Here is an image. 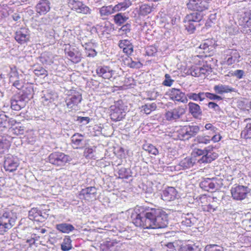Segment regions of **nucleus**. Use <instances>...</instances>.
Here are the masks:
<instances>
[{"label":"nucleus","mask_w":251,"mask_h":251,"mask_svg":"<svg viewBox=\"0 0 251 251\" xmlns=\"http://www.w3.org/2000/svg\"><path fill=\"white\" fill-rule=\"evenodd\" d=\"M35 9L39 15H45L50 10V2L49 0H40Z\"/></svg>","instance_id":"obj_19"},{"label":"nucleus","mask_w":251,"mask_h":251,"mask_svg":"<svg viewBox=\"0 0 251 251\" xmlns=\"http://www.w3.org/2000/svg\"><path fill=\"white\" fill-rule=\"evenodd\" d=\"M131 5V2L130 0H126L123 2H119L115 5V8L116 12L124 11Z\"/></svg>","instance_id":"obj_39"},{"label":"nucleus","mask_w":251,"mask_h":251,"mask_svg":"<svg viewBox=\"0 0 251 251\" xmlns=\"http://www.w3.org/2000/svg\"><path fill=\"white\" fill-rule=\"evenodd\" d=\"M118 177L121 179H127L131 176L132 173L130 169L122 167L118 171Z\"/></svg>","instance_id":"obj_35"},{"label":"nucleus","mask_w":251,"mask_h":251,"mask_svg":"<svg viewBox=\"0 0 251 251\" xmlns=\"http://www.w3.org/2000/svg\"><path fill=\"white\" fill-rule=\"evenodd\" d=\"M120 243L115 239H109L101 245V248L103 251H116L120 247Z\"/></svg>","instance_id":"obj_22"},{"label":"nucleus","mask_w":251,"mask_h":251,"mask_svg":"<svg viewBox=\"0 0 251 251\" xmlns=\"http://www.w3.org/2000/svg\"><path fill=\"white\" fill-rule=\"evenodd\" d=\"M56 229L64 233H69L75 229V227L71 224L63 223L56 225Z\"/></svg>","instance_id":"obj_29"},{"label":"nucleus","mask_w":251,"mask_h":251,"mask_svg":"<svg viewBox=\"0 0 251 251\" xmlns=\"http://www.w3.org/2000/svg\"><path fill=\"white\" fill-rule=\"evenodd\" d=\"M215 41L212 39H208L202 43L199 48L197 49L196 51L199 54L196 56H200V57H206L210 56V52L214 48H215Z\"/></svg>","instance_id":"obj_8"},{"label":"nucleus","mask_w":251,"mask_h":251,"mask_svg":"<svg viewBox=\"0 0 251 251\" xmlns=\"http://www.w3.org/2000/svg\"><path fill=\"white\" fill-rule=\"evenodd\" d=\"M39 237L36 236L35 234L33 235L30 238L26 240V243H28L30 246L34 244L36 241H37Z\"/></svg>","instance_id":"obj_60"},{"label":"nucleus","mask_w":251,"mask_h":251,"mask_svg":"<svg viewBox=\"0 0 251 251\" xmlns=\"http://www.w3.org/2000/svg\"><path fill=\"white\" fill-rule=\"evenodd\" d=\"M206 151V148L204 150H201L199 149H195L193 151V153L195 154H196L198 156H202L204 155V152Z\"/></svg>","instance_id":"obj_61"},{"label":"nucleus","mask_w":251,"mask_h":251,"mask_svg":"<svg viewBox=\"0 0 251 251\" xmlns=\"http://www.w3.org/2000/svg\"><path fill=\"white\" fill-rule=\"evenodd\" d=\"M130 29V25L128 24H126L123 25L120 28V30L123 32H125V33L129 32Z\"/></svg>","instance_id":"obj_62"},{"label":"nucleus","mask_w":251,"mask_h":251,"mask_svg":"<svg viewBox=\"0 0 251 251\" xmlns=\"http://www.w3.org/2000/svg\"><path fill=\"white\" fill-rule=\"evenodd\" d=\"M72 241L69 236H66L64 239L61 245V249L63 251H68L70 250L72 248L71 245Z\"/></svg>","instance_id":"obj_43"},{"label":"nucleus","mask_w":251,"mask_h":251,"mask_svg":"<svg viewBox=\"0 0 251 251\" xmlns=\"http://www.w3.org/2000/svg\"><path fill=\"white\" fill-rule=\"evenodd\" d=\"M33 89L31 87H26L23 91L22 96L24 98L29 99L32 97Z\"/></svg>","instance_id":"obj_51"},{"label":"nucleus","mask_w":251,"mask_h":251,"mask_svg":"<svg viewBox=\"0 0 251 251\" xmlns=\"http://www.w3.org/2000/svg\"><path fill=\"white\" fill-rule=\"evenodd\" d=\"M12 85L19 90H20L23 86L22 82L20 80H15L13 83Z\"/></svg>","instance_id":"obj_64"},{"label":"nucleus","mask_w":251,"mask_h":251,"mask_svg":"<svg viewBox=\"0 0 251 251\" xmlns=\"http://www.w3.org/2000/svg\"><path fill=\"white\" fill-rule=\"evenodd\" d=\"M200 186L204 191H212L218 188L219 184L215 178H205L200 182Z\"/></svg>","instance_id":"obj_17"},{"label":"nucleus","mask_w":251,"mask_h":251,"mask_svg":"<svg viewBox=\"0 0 251 251\" xmlns=\"http://www.w3.org/2000/svg\"><path fill=\"white\" fill-rule=\"evenodd\" d=\"M15 39L17 42L23 44L29 40V33L28 28L22 27L18 30L15 35Z\"/></svg>","instance_id":"obj_18"},{"label":"nucleus","mask_w":251,"mask_h":251,"mask_svg":"<svg viewBox=\"0 0 251 251\" xmlns=\"http://www.w3.org/2000/svg\"><path fill=\"white\" fill-rule=\"evenodd\" d=\"M143 149L149 153L153 155H156L158 153V150L151 144L144 145Z\"/></svg>","instance_id":"obj_47"},{"label":"nucleus","mask_w":251,"mask_h":251,"mask_svg":"<svg viewBox=\"0 0 251 251\" xmlns=\"http://www.w3.org/2000/svg\"><path fill=\"white\" fill-rule=\"evenodd\" d=\"M97 75L105 79L113 81L118 76L116 71L113 70L110 66L102 65L98 66L96 70Z\"/></svg>","instance_id":"obj_6"},{"label":"nucleus","mask_w":251,"mask_h":251,"mask_svg":"<svg viewBox=\"0 0 251 251\" xmlns=\"http://www.w3.org/2000/svg\"><path fill=\"white\" fill-rule=\"evenodd\" d=\"M67 5L72 11L78 14L88 15L91 13L90 7L79 0H68Z\"/></svg>","instance_id":"obj_5"},{"label":"nucleus","mask_w":251,"mask_h":251,"mask_svg":"<svg viewBox=\"0 0 251 251\" xmlns=\"http://www.w3.org/2000/svg\"><path fill=\"white\" fill-rule=\"evenodd\" d=\"M212 68L207 62L200 56H195L192 65L187 70L186 73L195 77H201L209 74Z\"/></svg>","instance_id":"obj_2"},{"label":"nucleus","mask_w":251,"mask_h":251,"mask_svg":"<svg viewBox=\"0 0 251 251\" xmlns=\"http://www.w3.org/2000/svg\"><path fill=\"white\" fill-rule=\"evenodd\" d=\"M195 163V160L190 157H187L182 159L177 165L176 166L177 170H186L190 169L193 166Z\"/></svg>","instance_id":"obj_26"},{"label":"nucleus","mask_w":251,"mask_h":251,"mask_svg":"<svg viewBox=\"0 0 251 251\" xmlns=\"http://www.w3.org/2000/svg\"><path fill=\"white\" fill-rule=\"evenodd\" d=\"M177 196V192L173 187H169L165 189L161 195L162 200L170 201L175 200Z\"/></svg>","instance_id":"obj_23"},{"label":"nucleus","mask_w":251,"mask_h":251,"mask_svg":"<svg viewBox=\"0 0 251 251\" xmlns=\"http://www.w3.org/2000/svg\"><path fill=\"white\" fill-rule=\"evenodd\" d=\"M97 194V189L95 187H88L84 189H82L79 192V197H81L86 200L89 201L92 199H95Z\"/></svg>","instance_id":"obj_24"},{"label":"nucleus","mask_w":251,"mask_h":251,"mask_svg":"<svg viewBox=\"0 0 251 251\" xmlns=\"http://www.w3.org/2000/svg\"><path fill=\"white\" fill-rule=\"evenodd\" d=\"M205 128L206 130H210L212 133H216L218 130V128L210 123L206 124L205 125Z\"/></svg>","instance_id":"obj_59"},{"label":"nucleus","mask_w":251,"mask_h":251,"mask_svg":"<svg viewBox=\"0 0 251 251\" xmlns=\"http://www.w3.org/2000/svg\"><path fill=\"white\" fill-rule=\"evenodd\" d=\"M213 149V148L211 146H208L206 148V151L204 152V155L199 160V162L200 163H210L217 158L218 154L212 151Z\"/></svg>","instance_id":"obj_20"},{"label":"nucleus","mask_w":251,"mask_h":251,"mask_svg":"<svg viewBox=\"0 0 251 251\" xmlns=\"http://www.w3.org/2000/svg\"><path fill=\"white\" fill-rule=\"evenodd\" d=\"M167 95L174 100L183 101L184 98V94L180 89L176 88L170 89L167 92Z\"/></svg>","instance_id":"obj_27"},{"label":"nucleus","mask_w":251,"mask_h":251,"mask_svg":"<svg viewBox=\"0 0 251 251\" xmlns=\"http://www.w3.org/2000/svg\"><path fill=\"white\" fill-rule=\"evenodd\" d=\"M34 73L37 76L47 75V71L43 67H39L35 69Z\"/></svg>","instance_id":"obj_55"},{"label":"nucleus","mask_w":251,"mask_h":251,"mask_svg":"<svg viewBox=\"0 0 251 251\" xmlns=\"http://www.w3.org/2000/svg\"><path fill=\"white\" fill-rule=\"evenodd\" d=\"M50 163L58 166H64L71 160V158L62 152H56L51 153L49 156Z\"/></svg>","instance_id":"obj_9"},{"label":"nucleus","mask_w":251,"mask_h":251,"mask_svg":"<svg viewBox=\"0 0 251 251\" xmlns=\"http://www.w3.org/2000/svg\"><path fill=\"white\" fill-rule=\"evenodd\" d=\"M64 52L69 60L73 63L76 64L80 62L83 58L81 50L78 48L73 47L70 45L68 48L64 49Z\"/></svg>","instance_id":"obj_12"},{"label":"nucleus","mask_w":251,"mask_h":251,"mask_svg":"<svg viewBox=\"0 0 251 251\" xmlns=\"http://www.w3.org/2000/svg\"><path fill=\"white\" fill-rule=\"evenodd\" d=\"M242 137L245 139H251V123L247 124L241 133Z\"/></svg>","instance_id":"obj_46"},{"label":"nucleus","mask_w":251,"mask_h":251,"mask_svg":"<svg viewBox=\"0 0 251 251\" xmlns=\"http://www.w3.org/2000/svg\"><path fill=\"white\" fill-rule=\"evenodd\" d=\"M197 222V219L191 213L183 214L181 216V225L187 227H190Z\"/></svg>","instance_id":"obj_28"},{"label":"nucleus","mask_w":251,"mask_h":251,"mask_svg":"<svg viewBox=\"0 0 251 251\" xmlns=\"http://www.w3.org/2000/svg\"><path fill=\"white\" fill-rule=\"evenodd\" d=\"M66 99V103L68 108H75L82 100L81 94L75 90H71L69 92Z\"/></svg>","instance_id":"obj_11"},{"label":"nucleus","mask_w":251,"mask_h":251,"mask_svg":"<svg viewBox=\"0 0 251 251\" xmlns=\"http://www.w3.org/2000/svg\"><path fill=\"white\" fill-rule=\"evenodd\" d=\"M125 62V64L130 68L139 69L143 66V64L140 61H134L131 58H126Z\"/></svg>","instance_id":"obj_40"},{"label":"nucleus","mask_w":251,"mask_h":251,"mask_svg":"<svg viewBox=\"0 0 251 251\" xmlns=\"http://www.w3.org/2000/svg\"><path fill=\"white\" fill-rule=\"evenodd\" d=\"M131 217L136 226L145 229L163 228L168 224L167 214L158 208L137 206Z\"/></svg>","instance_id":"obj_1"},{"label":"nucleus","mask_w":251,"mask_h":251,"mask_svg":"<svg viewBox=\"0 0 251 251\" xmlns=\"http://www.w3.org/2000/svg\"><path fill=\"white\" fill-rule=\"evenodd\" d=\"M212 0H188L186 7L188 10L201 13L209 9Z\"/></svg>","instance_id":"obj_4"},{"label":"nucleus","mask_w":251,"mask_h":251,"mask_svg":"<svg viewBox=\"0 0 251 251\" xmlns=\"http://www.w3.org/2000/svg\"><path fill=\"white\" fill-rule=\"evenodd\" d=\"M153 6L148 4H143L140 6L138 14L140 16H145L151 12Z\"/></svg>","instance_id":"obj_32"},{"label":"nucleus","mask_w":251,"mask_h":251,"mask_svg":"<svg viewBox=\"0 0 251 251\" xmlns=\"http://www.w3.org/2000/svg\"><path fill=\"white\" fill-rule=\"evenodd\" d=\"M25 127L18 124L13 126L9 128V131L15 135H23L25 133Z\"/></svg>","instance_id":"obj_37"},{"label":"nucleus","mask_w":251,"mask_h":251,"mask_svg":"<svg viewBox=\"0 0 251 251\" xmlns=\"http://www.w3.org/2000/svg\"><path fill=\"white\" fill-rule=\"evenodd\" d=\"M183 22L184 23L185 29L187 32L190 34L194 33L196 29L195 22H193L186 18H184Z\"/></svg>","instance_id":"obj_36"},{"label":"nucleus","mask_w":251,"mask_h":251,"mask_svg":"<svg viewBox=\"0 0 251 251\" xmlns=\"http://www.w3.org/2000/svg\"><path fill=\"white\" fill-rule=\"evenodd\" d=\"M49 214L44 211H41L37 208H32L28 212L30 220L38 222H43L48 217Z\"/></svg>","instance_id":"obj_16"},{"label":"nucleus","mask_w":251,"mask_h":251,"mask_svg":"<svg viewBox=\"0 0 251 251\" xmlns=\"http://www.w3.org/2000/svg\"><path fill=\"white\" fill-rule=\"evenodd\" d=\"M249 188L247 186L243 185H235L231 189L232 197L237 201H241L245 199L249 193Z\"/></svg>","instance_id":"obj_14"},{"label":"nucleus","mask_w":251,"mask_h":251,"mask_svg":"<svg viewBox=\"0 0 251 251\" xmlns=\"http://www.w3.org/2000/svg\"><path fill=\"white\" fill-rule=\"evenodd\" d=\"M182 114V112L179 113V111H167L165 116L167 120L173 121L179 118Z\"/></svg>","instance_id":"obj_41"},{"label":"nucleus","mask_w":251,"mask_h":251,"mask_svg":"<svg viewBox=\"0 0 251 251\" xmlns=\"http://www.w3.org/2000/svg\"><path fill=\"white\" fill-rule=\"evenodd\" d=\"M17 217L11 211L0 214V234L3 235L15 224Z\"/></svg>","instance_id":"obj_3"},{"label":"nucleus","mask_w":251,"mask_h":251,"mask_svg":"<svg viewBox=\"0 0 251 251\" xmlns=\"http://www.w3.org/2000/svg\"><path fill=\"white\" fill-rule=\"evenodd\" d=\"M110 118L113 121L117 122L125 118L126 111H111Z\"/></svg>","instance_id":"obj_34"},{"label":"nucleus","mask_w":251,"mask_h":251,"mask_svg":"<svg viewBox=\"0 0 251 251\" xmlns=\"http://www.w3.org/2000/svg\"><path fill=\"white\" fill-rule=\"evenodd\" d=\"M200 131V127L197 126H184L179 131L178 138L181 140H188L196 135Z\"/></svg>","instance_id":"obj_10"},{"label":"nucleus","mask_w":251,"mask_h":251,"mask_svg":"<svg viewBox=\"0 0 251 251\" xmlns=\"http://www.w3.org/2000/svg\"><path fill=\"white\" fill-rule=\"evenodd\" d=\"M95 151V148H86L84 151L83 155L87 159H96V157L94 154Z\"/></svg>","instance_id":"obj_45"},{"label":"nucleus","mask_w":251,"mask_h":251,"mask_svg":"<svg viewBox=\"0 0 251 251\" xmlns=\"http://www.w3.org/2000/svg\"><path fill=\"white\" fill-rule=\"evenodd\" d=\"M165 79L163 81L162 84L163 85L170 87L173 83L174 80L171 78V76L169 74L165 75Z\"/></svg>","instance_id":"obj_54"},{"label":"nucleus","mask_w":251,"mask_h":251,"mask_svg":"<svg viewBox=\"0 0 251 251\" xmlns=\"http://www.w3.org/2000/svg\"><path fill=\"white\" fill-rule=\"evenodd\" d=\"M116 12L115 6L112 5L108 6H103L100 9V16H108Z\"/></svg>","instance_id":"obj_31"},{"label":"nucleus","mask_w":251,"mask_h":251,"mask_svg":"<svg viewBox=\"0 0 251 251\" xmlns=\"http://www.w3.org/2000/svg\"><path fill=\"white\" fill-rule=\"evenodd\" d=\"M19 160L16 156L8 154L5 157L3 167L7 172L15 171L19 166Z\"/></svg>","instance_id":"obj_15"},{"label":"nucleus","mask_w":251,"mask_h":251,"mask_svg":"<svg viewBox=\"0 0 251 251\" xmlns=\"http://www.w3.org/2000/svg\"><path fill=\"white\" fill-rule=\"evenodd\" d=\"M211 141L210 138L209 136H198L196 139V141L199 144H207L210 143Z\"/></svg>","instance_id":"obj_49"},{"label":"nucleus","mask_w":251,"mask_h":251,"mask_svg":"<svg viewBox=\"0 0 251 251\" xmlns=\"http://www.w3.org/2000/svg\"><path fill=\"white\" fill-rule=\"evenodd\" d=\"M217 205V204L210 203L205 206L204 208V210L209 212L210 213L213 212L216 210L218 207Z\"/></svg>","instance_id":"obj_56"},{"label":"nucleus","mask_w":251,"mask_h":251,"mask_svg":"<svg viewBox=\"0 0 251 251\" xmlns=\"http://www.w3.org/2000/svg\"><path fill=\"white\" fill-rule=\"evenodd\" d=\"M8 117L5 114L4 111H0V126H5V124Z\"/></svg>","instance_id":"obj_53"},{"label":"nucleus","mask_w":251,"mask_h":251,"mask_svg":"<svg viewBox=\"0 0 251 251\" xmlns=\"http://www.w3.org/2000/svg\"><path fill=\"white\" fill-rule=\"evenodd\" d=\"M119 47L128 56L133 52V45L127 39L121 40L118 43Z\"/></svg>","instance_id":"obj_21"},{"label":"nucleus","mask_w":251,"mask_h":251,"mask_svg":"<svg viewBox=\"0 0 251 251\" xmlns=\"http://www.w3.org/2000/svg\"><path fill=\"white\" fill-rule=\"evenodd\" d=\"M238 24L244 32L251 34V13L250 12H245L240 15Z\"/></svg>","instance_id":"obj_13"},{"label":"nucleus","mask_w":251,"mask_h":251,"mask_svg":"<svg viewBox=\"0 0 251 251\" xmlns=\"http://www.w3.org/2000/svg\"><path fill=\"white\" fill-rule=\"evenodd\" d=\"M10 142L5 137L0 136V150H7L10 147Z\"/></svg>","instance_id":"obj_48"},{"label":"nucleus","mask_w":251,"mask_h":251,"mask_svg":"<svg viewBox=\"0 0 251 251\" xmlns=\"http://www.w3.org/2000/svg\"><path fill=\"white\" fill-rule=\"evenodd\" d=\"M214 90L216 93L219 94L228 93L234 91V88H231L229 86L224 85L222 84L215 85L214 87Z\"/></svg>","instance_id":"obj_30"},{"label":"nucleus","mask_w":251,"mask_h":251,"mask_svg":"<svg viewBox=\"0 0 251 251\" xmlns=\"http://www.w3.org/2000/svg\"><path fill=\"white\" fill-rule=\"evenodd\" d=\"M85 51L86 55L88 57H94L97 54V52L93 49L91 44H85Z\"/></svg>","instance_id":"obj_42"},{"label":"nucleus","mask_w":251,"mask_h":251,"mask_svg":"<svg viewBox=\"0 0 251 251\" xmlns=\"http://www.w3.org/2000/svg\"><path fill=\"white\" fill-rule=\"evenodd\" d=\"M72 146L74 149H80L85 144L84 136L78 133H75L71 137Z\"/></svg>","instance_id":"obj_25"},{"label":"nucleus","mask_w":251,"mask_h":251,"mask_svg":"<svg viewBox=\"0 0 251 251\" xmlns=\"http://www.w3.org/2000/svg\"><path fill=\"white\" fill-rule=\"evenodd\" d=\"M189 110H200V106L193 102H189L188 104Z\"/></svg>","instance_id":"obj_63"},{"label":"nucleus","mask_w":251,"mask_h":251,"mask_svg":"<svg viewBox=\"0 0 251 251\" xmlns=\"http://www.w3.org/2000/svg\"><path fill=\"white\" fill-rule=\"evenodd\" d=\"M205 97L210 100H220L223 99L221 96L208 92L205 93Z\"/></svg>","instance_id":"obj_58"},{"label":"nucleus","mask_w":251,"mask_h":251,"mask_svg":"<svg viewBox=\"0 0 251 251\" xmlns=\"http://www.w3.org/2000/svg\"><path fill=\"white\" fill-rule=\"evenodd\" d=\"M196 246L191 245H186L181 247L179 251H196Z\"/></svg>","instance_id":"obj_57"},{"label":"nucleus","mask_w":251,"mask_h":251,"mask_svg":"<svg viewBox=\"0 0 251 251\" xmlns=\"http://www.w3.org/2000/svg\"><path fill=\"white\" fill-rule=\"evenodd\" d=\"M25 105V102L23 100H11V108L12 110H21V109L24 108Z\"/></svg>","instance_id":"obj_38"},{"label":"nucleus","mask_w":251,"mask_h":251,"mask_svg":"<svg viewBox=\"0 0 251 251\" xmlns=\"http://www.w3.org/2000/svg\"><path fill=\"white\" fill-rule=\"evenodd\" d=\"M127 19L128 18L124 16L121 13H119L115 15L113 18L115 24L118 25H121L126 22Z\"/></svg>","instance_id":"obj_44"},{"label":"nucleus","mask_w":251,"mask_h":251,"mask_svg":"<svg viewBox=\"0 0 251 251\" xmlns=\"http://www.w3.org/2000/svg\"><path fill=\"white\" fill-rule=\"evenodd\" d=\"M111 110H123L124 102L122 100H120L114 102L113 105L111 106Z\"/></svg>","instance_id":"obj_52"},{"label":"nucleus","mask_w":251,"mask_h":251,"mask_svg":"<svg viewBox=\"0 0 251 251\" xmlns=\"http://www.w3.org/2000/svg\"><path fill=\"white\" fill-rule=\"evenodd\" d=\"M224 58L222 65L231 66L240 61L241 57L239 52L235 49H227L224 51Z\"/></svg>","instance_id":"obj_7"},{"label":"nucleus","mask_w":251,"mask_h":251,"mask_svg":"<svg viewBox=\"0 0 251 251\" xmlns=\"http://www.w3.org/2000/svg\"><path fill=\"white\" fill-rule=\"evenodd\" d=\"M190 13L186 15L185 18L195 23L200 22L203 18V15L201 13L196 12Z\"/></svg>","instance_id":"obj_33"},{"label":"nucleus","mask_w":251,"mask_h":251,"mask_svg":"<svg viewBox=\"0 0 251 251\" xmlns=\"http://www.w3.org/2000/svg\"><path fill=\"white\" fill-rule=\"evenodd\" d=\"M204 251H224L223 248L217 245H207L204 248Z\"/></svg>","instance_id":"obj_50"}]
</instances>
